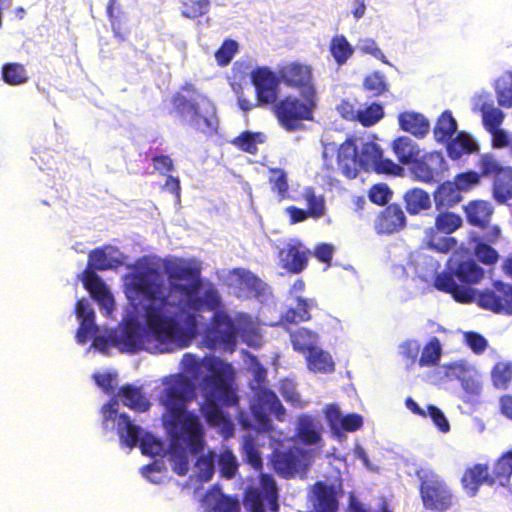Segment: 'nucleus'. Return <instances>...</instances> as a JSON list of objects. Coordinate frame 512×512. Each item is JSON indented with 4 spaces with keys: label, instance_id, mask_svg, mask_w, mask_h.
<instances>
[{
    "label": "nucleus",
    "instance_id": "17",
    "mask_svg": "<svg viewBox=\"0 0 512 512\" xmlns=\"http://www.w3.org/2000/svg\"><path fill=\"white\" fill-rule=\"evenodd\" d=\"M446 161L441 152L432 151L418 156L412 163L410 171L420 182L434 183L443 178L447 171Z\"/></svg>",
    "mask_w": 512,
    "mask_h": 512
},
{
    "label": "nucleus",
    "instance_id": "6",
    "mask_svg": "<svg viewBox=\"0 0 512 512\" xmlns=\"http://www.w3.org/2000/svg\"><path fill=\"white\" fill-rule=\"evenodd\" d=\"M485 272L474 259L456 260L451 257L446 270L434 279L437 290L450 294L459 303H470L476 299L479 290L471 286L484 278Z\"/></svg>",
    "mask_w": 512,
    "mask_h": 512
},
{
    "label": "nucleus",
    "instance_id": "20",
    "mask_svg": "<svg viewBox=\"0 0 512 512\" xmlns=\"http://www.w3.org/2000/svg\"><path fill=\"white\" fill-rule=\"evenodd\" d=\"M302 451L296 447L286 450H274L271 456V464L275 472L283 477H293L299 470Z\"/></svg>",
    "mask_w": 512,
    "mask_h": 512
},
{
    "label": "nucleus",
    "instance_id": "61",
    "mask_svg": "<svg viewBox=\"0 0 512 512\" xmlns=\"http://www.w3.org/2000/svg\"><path fill=\"white\" fill-rule=\"evenodd\" d=\"M138 444L140 445L141 451L144 455L156 456L162 451L161 441L148 432L141 436Z\"/></svg>",
    "mask_w": 512,
    "mask_h": 512
},
{
    "label": "nucleus",
    "instance_id": "64",
    "mask_svg": "<svg viewBox=\"0 0 512 512\" xmlns=\"http://www.w3.org/2000/svg\"><path fill=\"white\" fill-rule=\"evenodd\" d=\"M75 313L80 323L95 324V313L90 307L87 299L77 300L75 304Z\"/></svg>",
    "mask_w": 512,
    "mask_h": 512
},
{
    "label": "nucleus",
    "instance_id": "37",
    "mask_svg": "<svg viewBox=\"0 0 512 512\" xmlns=\"http://www.w3.org/2000/svg\"><path fill=\"white\" fill-rule=\"evenodd\" d=\"M492 485L505 486L512 476V450L503 453L494 463L492 472L489 471Z\"/></svg>",
    "mask_w": 512,
    "mask_h": 512
},
{
    "label": "nucleus",
    "instance_id": "8",
    "mask_svg": "<svg viewBox=\"0 0 512 512\" xmlns=\"http://www.w3.org/2000/svg\"><path fill=\"white\" fill-rule=\"evenodd\" d=\"M415 474L419 481L418 491L424 509L446 512L454 506V492L441 475L428 468H419Z\"/></svg>",
    "mask_w": 512,
    "mask_h": 512
},
{
    "label": "nucleus",
    "instance_id": "58",
    "mask_svg": "<svg viewBox=\"0 0 512 512\" xmlns=\"http://www.w3.org/2000/svg\"><path fill=\"white\" fill-rule=\"evenodd\" d=\"M477 166L480 170L479 175H481V177H494L504 167L497 161L494 155L490 153L480 155Z\"/></svg>",
    "mask_w": 512,
    "mask_h": 512
},
{
    "label": "nucleus",
    "instance_id": "27",
    "mask_svg": "<svg viewBox=\"0 0 512 512\" xmlns=\"http://www.w3.org/2000/svg\"><path fill=\"white\" fill-rule=\"evenodd\" d=\"M433 198L436 210L450 209L462 200V195L454 181H445L438 185Z\"/></svg>",
    "mask_w": 512,
    "mask_h": 512
},
{
    "label": "nucleus",
    "instance_id": "29",
    "mask_svg": "<svg viewBox=\"0 0 512 512\" xmlns=\"http://www.w3.org/2000/svg\"><path fill=\"white\" fill-rule=\"evenodd\" d=\"M404 207L409 215H419L431 208V198L422 188H412L403 195Z\"/></svg>",
    "mask_w": 512,
    "mask_h": 512
},
{
    "label": "nucleus",
    "instance_id": "62",
    "mask_svg": "<svg viewBox=\"0 0 512 512\" xmlns=\"http://www.w3.org/2000/svg\"><path fill=\"white\" fill-rule=\"evenodd\" d=\"M481 175L476 171H467L455 176L454 182L462 191H468L479 184Z\"/></svg>",
    "mask_w": 512,
    "mask_h": 512
},
{
    "label": "nucleus",
    "instance_id": "16",
    "mask_svg": "<svg viewBox=\"0 0 512 512\" xmlns=\"http://www.w3.org/2000/svg\"><path fill=\"white\" fill-rule=\"evenodd\" d=\"M251 410L255 420L263 426L269 424V415H274L279 421H282L285 416V408L277 395L266 387H258L255 390Z\"/></svg>",
    "mask_w": 512,
    "mask_h": 512
},
{
    "label": "nucleus",
    "instance_id": "26",
    "mask_svg": "<svg viewBox=\"0 0 512 512\" xmlns=\"http://www.w3.org/2000/svg\"><path fill=\"white\" fill-rule=\"evenodd\" d=\"M398 124L401 130L417 138H424L430 129V123L424 115L414 111L401 112L398 115Z\"/></svg>",
    "mask_w": 512,
    "mask_h": 512
},
{
    "label": "nucleus",
    "instance_id": "46",
    "mask_svg": "<svg viewBox=\"0 0 512 512\" xmlns=\"http://www.w3.org/2000/svg\"><path fill=\"white\" fill-rule=\"evenodd\" d=\"M268 182L271 190L277 194L278 199L284 200L288 198L289 184L286 172L281 168L269 169Z\"/></svg>",
    "mask_w": 512,
    "mask_h": 512
},
{
    "label": "nucleus",
    "instance_id": "34",
    "mask_svg": "<svg viewBox=\"0 0 512 512\" xmlns=\"http://www.w3.org/2000/svg\"><path fill=\"white\" fill-rule=\"evenodd\" d=\"M117 432L121 441L130 448L135 447L142 436L141 427L134 424L125 413L118 415Z\"/></svg>",
    "mask_w": 512,
    "mask_h": 512
},
{
    "label": "nucleus",
    "instance_id": "47",
    "mask_svg": "<svg viewBox=\"0 0 512 512\" xmlns=\"http://www.w3.org/2000/svg\"><path fill=\"white\" fill-rule=\"evenodd\" d=\"M121 341L128 351L139 350L143 343V335L138 324L130 322L125 325L121 334Z\"/></svg>",
    "mask_w": 512,
    "mask_h": 512
},
{
    "label": "nucleus",
    "instance_id": "40",
    "mask_svg": "<svg viewBox=\"0 0 512 512\" xmlns=\"http://www.w3.org/2000/svg\"><path fill=\"white\" fill-rule=\"evenodd\" d=\"M266 141V136L262 132L244 131L231 140V144L238 150L251 155L258 153V144Z\"/></svg>",
    "mask_w": 512,
    "mask_h": 512
},
{
    "label": "nucleus",
    "instance_id": "56",
    "mask_svg": "<svg viewBox=\"0 0 512 512\" xmlns=\"http://www.w3.org/2000/svg\"><path fill=\"white\" fill-rule=\"evenodd\" d=\"M238 51V43L232 39H226L215 52V59L219 66H227Z\"/></svg>",
    "mask_w": 512,
    "mask_h": 512
},
{
    "label": "nucleus",
    "instance_id": "7",
    "mask_svg": "<svg viewBox=\"0 0 512 512\" xmlns=\"http://www.w3.org/2000/svg\"><path fill=\"white\" fill-rule=\"evenodd\" d=\"M114 251L111 246L97 247L89 252L87 268L83 272L82 282L90 296L106 310L108 314L113 311L114 299L108 287L95 272L117 268L122 261L108 253Z\"/></svg>",
    "mask_w": 512,
    "mask_h": 512
},
{
    "label": "nucleus",
    "instance_id": "22",
    "mask_svg": "<svg viewBox=\"0 0 512 512\" xmlns=\"http://www.w3.org/2000/svg\"><path fill=\"white\" fill-rule=\"evenodd\" d=\"M489 477L488 464L477 463L464 470L460 482L466 493L470 497H474L477 495L481 485L493 486Z\"/></svg>",
    "mask_w": 512,
    "mask_h": 512
},
{
    "label": "nucleus",
    "instance_id": "25",
    "mask_svg": "<svg viewBox=\"0 0 512 512\" xmlns=\"http://www.w3.org/2000/svg\"><path fill=\"white\" fill-rule=\"evenodd\" d=\"M209 512H240V502L236 496L225 495L219 488L209 490L204 498Z\"/></svg>",
    "mask_w": 512,
    "mask_h": 512
},
{
    "label": "nucleus",
    "instance_id": "21",
    "mask_svg": "<svg viewBox=\"0 0 512 512\" xmlns=\"http://www.w3.org/2000/svg\"><path fill=\"white\" fill-rule=\"evenodd\" d=\"M230 286L238 290V296H259L263 282L254 273L244 268H234L229 272Z\"/></svg>",
    "mask_w": 512,
    "mask_h": 512
},
{
    "label": "nucleus",
    "instance_id": "51",
    "mask_svg": "<svg viewBox=\"0 0 512 512\" xmlns=\"http://www.w3.org/2000/svg\"><path fill=\"white\" fill-rule=\"evenodd\" d=\"M363 88L368 91L372 97H379L389 90V85L385 76L380 71H374L365 76Z\"/></svg>",
    "mask_w": 512,
    "mask_h": 512
},
{
    "label": "nucleus",
    "instance_id": "14",
    "mask_svg": "<svg viewBox=\"0 0 512 512\" xmlns=\"http://www.w3.org/2000/svg\"><path fill=\"white\" fill-rule=\"evenodd\" d=\"M476 302L479 307L502 315H512V284L495 280L491 286L478 291Z\"/></svg>",
    "mask_w": 512,
    "mask_h": 512
},
{
    "label": "nucleus",
    "instance_id": "57",
    "mask_svg": "<svg viewBox=\"0 0 512 512\" xmlns=\"http://www.w3.org/2000/svg\"><path fill=\"white\" fill-rule=\"evenodd\" d=\"M496 98L499 106L512 107V72H508L503 78L502 84L496 88Z\"/></svg>",
    "mask_w": 512,
    "mask_h": 512
},
{
    "label": "nucleus",
    "instance_id": "45",
    "mask_svg": "<svg viewBox=\"0 0 512 512\" xmlns=\"http://www.w3.org/2000/svg\"><path fill=\"white\" fill-rule=\"evenodd\" d=\"M3 81L10 86L25 84L28 79V73L25 66L17 62L5 63L1 69Z\"/></svg>",
    "mask_w": 512,
    "mask_h": 512
},
{
    "label": "nucleus",
    "instance_id": "39",
    "mask_svg": "<svg viewBox=\"0 0 512 512\" xmlns=\"http://www.w3.org/2000/svg\"><path fill=\"white\" fill-rule=\"evenodd\" d=\"M449 209L437 210L438 213L435 216L434 229L437 233L451 234L462 226V218L460 215L448 211Z\"/></svg>",
    "mask_w": 512,
    "mask_h": 512
},
{
    "label": "nucleus",
    "instance_id": "48",
    "mask_svg": "<svg viewBox=\"0 0 512 512\" xmlns=\"http://www.w3.org/2000/svg\"><path fill=\"white\" fill-rule=\"evenodd\" d=\"M434 229L428 228L426 231V247L438 252L446 254L455 248L457 241L454 237L437 238Z\"/></svg>",
    "mask_w": 512,
    "mask_h": 512
},
{
    "label": "nucleus",
    "instance_id": "11",
    "mask_svg": "<svg viewBox=\"0 0 512 512\" xmlns=\"http://www.w3.org/2000/svg\"><path fill=\"white\" fill-rule=\"evenodd\" d=\"M279 493L274 478L260 473L259 484L249 485L243 494L242 502L249 512H278Z\"/></svg>",
    "mask_w": 512,
    "mask_h": 512
},
{
    "label": "nucleus",
    "instance_id": "3",
    "mask_svg": "<svg viewBox=\"0 0 512 512\" xmlns=\"http://www.w3.org/2000/svg\"><path fill=\"white\" fill-rule=\"evenodd\" d=\"M181 364L182 369L194 379L201 373L202 362L193 354H184ZM203 365L208 374L200 383L203 395L200 412L209 426L228 425L231 428L230 420L223 408L239 405V397L233 386L234 370L231 364L215 356L205 358Z\"/></svg>",
    "mask_w": 512,
    "mask_h": 512
},
{
    "label": "nucleus",
    "instance_id": "63",
    "mask_svg": "<svg viewBox=\"0 0 512 512\" xmlns=\"http://www.w3.org/2000/svg\"><path fill=\"white\" fill-rule=\"evenodd\" d=\"M464 339L468 347L477 355L482 354L488 346L486 338L474 331L466 332Z\"/></svg>",
    "mask_w": 512,
    "mask_h": 512
},
{
    "label": "nucleus",
    "instance_id": "9",
    "mask_svg": "<svg viewBox=\"0 0 512 512\" xmlns=\"http://www.w3.org/2000/svg\"><path fill=\"white\" fill-rule=\"evenodd\" d=\"M166 427L171 436V447L175 449L184 447L191 454L203 451L205 440L202 424L195 414L191 412H179L168 416Z\"/></svg>",
    "mask_w": 512,
    "mask_h": 512
},
{
    "label": "nucleus",
    "instance_id": "42",
    "mask_svg": "<svg viewBox=\"0 0 512 512\" xmlns=\"http://www.w3.org/2000/svg\"><path fill=\"white\" fill-rule=\"evenodd\" d=\"M317 338V333L305 327H300L290 332V341L293 349L303 354L316 346Z\"/></svg>",
    "mask_w": 512,
    "mask_h": 512
},
{
    "label": "nucleus",
    "instance_id": "50",
    "mask_svg": "<svg viewBox=\"0 0 512 512\" xmlns=\"http://www.w3.org/2000/svg\"><path fill=\"white\" fill-rule=\"evenodd\" d=\"M491 379L497 389H507L512 380V363L497 362L491 370Z\"/></svg>",
    "mask_w": 512,
    "mask_h": 512
},
{
    "label": "nucleus",
    "instance_id": "18",
    "mask_svg": "<svg viewBox=\"0 0 512 512\" xmlns=\"http://www.w3.org/2000/svg\"><path fill=\"white\" fill-rule=\"evenodd\" d=\"M310 249L299 240L287 243L278 253L281 267L292 274H299L308 266Z\"/></svg>",
    "mask_w": 512,
    "mask_h": 512
},
{
    "label": "nucleus",
    "instance_id": "49",
    "mask_svg": "<svg viewBox=\"0 0 512 512\" xmlns=\"http://www.w3.org/2000/svg\"><path fill=\"white\" fill-rule=\"evenodd\" d=\"M384 117V109L381 104L373 102L364 109L357 111L355 119L364 127H370L378 123Z\"/></svg>",
    "mask_w": 512,
    "mask_h": 512
},
{
    "label": "nucleus",
    "instance_id": "38",
    "mask_svg": "<svg viewBox=\"0 0 512 512\" xmlns=\"http://www.w3.org/2000/svg\"><path fill=\"white\" fill-rule=\"evenodd\" d=\"M457 130V122L448 110L441 113L433 128L434 138L439 143L448 142Z\"/></svg>",
    "mask_w": 512,
    "mask_h": 512
},
{
    "label": "nucleus",
    "instance_id": "43",
    "mask_svg": "<svg viewBox=\"0 0 512 512\" xmlns=\"http://www.w3.org/2000/svg\"><path fill=\"white\" fill-rule=\"evenodd\" d=\"M302 198L306 203L310 218L319 219L326 214L325 198L323 195L316 194L314 187H305L302 192Z\"/></svg>",
    "mask_w": 512,
    "mask_h": 512
},
{
    "label": "nucleus",
    "instance_id": "2",
    "mask_svg": "<svg viewBox=\"0 0 512 512\" xmlns=\"http://www.w3.org/2000/svg\"><path fill=\"white\" fill-rule=\"evenodd\" d=\"M171 289L186 297V309L199 315L201 311H211L213 315L205 328V339L211 346L220 345L234 350L239 333L234 319L223 307L221 294L216 285L201 278V268L184 260L170 261L164 266ZM200 322H198L199 324Z\"/></svg>",
    "mask_w": 512,
    "mask_h": 512
},
{
    "label": "nucleus",
    "instance_id": "24",
    "mask_svg": "<svg viewBox=\"0 0 512 512\" xmlns=\"http://www.w3.org/2000/svg\"><path fill=\"white\" fill-rule=\"evenodd\" d=\"M467 222L480 229L488 228L494 212L493 206L484 200H472L464 207Z\"/></svg>",
    "mask_w": 512,
    "mask_h": 512
},
{
    "label": "nucleus",
    "instance_id": "59",
    "mask_svg": "<svg viewBox=\"0 0 512 512\" xmlns=\"http://www.w3.org/2000/svg\"><path fill=\"white\" fill-rule=\"evenodd\" d=\"M221 475L227 479H232L237 472L238 464L235 456L229 450L223 451L218 458Z\"/></svg>",
    "mask_w": 512,
    "mask_h": 512
},
{
    "label": "nucleus",
    "instance_id": "31",
    "mask_svg": "<svg viewBox=\"0 0 512 512\" xmlns=\"http://www.w3.org/2000/svg\"><path fill=\"white\" fill-rule=\"evenodd\" d=\"M296 435L303 444L315 445L321 440V425L309 415H300Z\"/></svg>",
    "mask_w": 512,
    "mask_h": 512
},
{
    "label": "nucleus",
    "instance_id": "44",
    "mask_svg": "<svg viewBox=\"0 0 512 512\" xmlns=\"http://www.w3.org/2000/svg\"><path fill=\"white\" fill-rule=\"evenodd\" d=\"M442 356V346L440 340L437 337H432L424 345L421 355L418 359V365L420 367H435L440 363Z\"/></svg>",
    "mask_w": 512,
    "mask_h": 512
},
{
    "label": "nucleus",
    "instance_id": "28",
    "mask_svg": "<svg viewBox=\"0 0 512 512\" xmlns=\"http://www.w3.org/2000/svg\"><path fill=\"white\" fill-rule=\"evenodd\" d=\"M306 364L310 371L314 373H332L335 370V363L329 352L315 346L308 352H305Z\"/></svg>",
    "mask_w": 512,
    "mask_h": 512
},
{
    "label": "nucleus",
    "instance_id": "13",
    "mask_svg": "<svg viewBox=\"0 0 512 512\" xmlns=\"http://www.w3.org/2000/svg\"><path fill=\"white\" fill-rule=\"evenodd\" d=\"M277 75L286 87L297 90L308 98L316 96L311 65L299 61L287 62L279 66Z\"/></svg>",
    "mask_w": 512,
    "mask_h": 512
},
{
    "label": "nucleus",
    "instance_id": "15",
    "mask_svg": "<svg viewBox=\"0 0 512 512\" xmlns=\"http://www.w3.org/2000/svg\"><path fill=\"white\" fill-rule=\"evenodd\" d=\"M251 82L256 95L254 106H274L278 99L279 84L281 83L277 73L267 66L256 67L251 72Z\"/></svg>",
    "mask_w": 512,
    "mask_h": 512
},
{
    "label": "nucleus",
    "instance_id": "52",
    "mask_svg": "<svg viewBox=\"0 0 512 512\" xmlns=\"http://www.w3.org/2000/svg\"><path fill=\"white\" fill-rule=\"evenodd\" d=\"M216 454L209 451L207 454L199 456L195 463L196 477L200 482H208L214 475Z\"/></svg>",
    "mask_w": 512,
    "mask_h": 512
},
{
    "label": "nucleus",
    "instance_id": "35",
    "mask_svg": "<svg viewBox=\"0 0 512 512\" xmlns=\"http://www.w3.org/2000/svg\"><path fill=\"white\" fill-rule=\"evenodd\" d=\"M316 496L315 508L317 512H336L338 509V500L332 486L324 482H316L314 485Z\"/></svg>",
    "mask_w": 512,
    "mask_h": 512
},
{
    "label": "nucleus",
    "instance_id": "32",
    "mask_svg": "<svg viewBox=\"0 0 512 512\" xmlns=\"http://www.w3.org/2000/svg\"><path fill=\"white\" fill-rule=\"evenodd\" d=\"M493 178L494 199L506 203L512 198V167L504 166Z\"/></svg>",
    "mask_w": 512,
    "mask_h": 512
},
{
    "label": "nucleus",
    "instance_id": "23",
    "mask_svg": "<svg viewBox=\"0 0 512 512\" xmlns=\"http://www.w3.org/2000/svg\"><path fill=\"white\" fill-rule=\"evenodd\" d=\"M317 307L315 299H307L298 296L296 298V307L287 308L280 316L279 323L286 327L292 324L308 322L312 319L310 310Z\"/></svg>",
    "mask_w": 512,
    "mask_h": 512
},
{
    "label": "nucleus",
    "instance_id": "5",
    "mask_svg": "<svg viewBox=\"0 0 512 512\" xmlns=\"http://www.w3.org/2000/svg\"><path fill=\"white\" fill-rule=\"evenodd\" d=\"M168 115L181 123L189 122L197 131L212 134L218 121L213 102L192 82H185L170 98Z\"/></svg>",
    "mask_w": 512,
    "mask_h": 512
},
{
    "label": "nucleus",
    "instance_id": "41",
    "mask_svg": "<svg viewBox=\"0 0 512 512\" xmlns=\"http://www.w3.org/2000/svg\"><path fill=\"white\" fill-rule=\"evenodd\" d=\"M329 51L337 65H344L353 55L354 48L343 34L332 37Z\"/></svg>",
    "mask_w": 512,
    "mask_h": 512
},
{
    "label": "nucleus",
    "instance_id": "36",
    "mask_svg": "<svg viewBox=\"0 0 512 512\" xmlns=\"http://www.w3.org/2000/svg\"><path fill=\"white\" fill-rule=\"evenodd\" d=\"M122 403L138 412H145L150 408V402L142 394L140 387H134L130 384L123 385L118 392Z\"/></svg>",
    "mask_w": 512,
    "mask_h": 512
},
{
    "label": "nucleus",
    "instance_id": "4",
    "mask_svg": "<svg viewBox=\"0 0 512 512\" xmlns=\"http://www.w3.org/2000/svg\"><path fill=\"white\" fill-rule=\"evenodd\" d=\"M337 165L342 175L355 179L361 171H374L378 174L400 175L402 167L393 160L383 158V151L372 141L357 145V138L349 136L337 148Z\"/></svg>",
    "mask_w": 512,
    "mask_h": 512
},
{
    "label": "nucleus",
    "instance_id": "30",
    "mask_svg": "<svg viewBox=\"0 0 512 512\" xmlns=\"http://www.w3.org/2000/svg\"><path fill=\"white\" fill-rule=\"evenodd\" d=\"M445 144L447 155L452 160H458L465 154H472L479 150L477 143L462 131Z\"/></svg>",
    "mask_w": 512,
    "mask_h": 512
},
{
    "label": "nucleus",
    "instance_id": "1",
    "mask_svg": "<svg viewBox=\"0 0 512 512\" xmlns=\"http://www.w3.org/2000/svg\"><path fill=\"white\" fill-rule=\"evenodd\" d=\"M129 297L145 300L144 323L162 353L188 347L198 335L199 315L184 304L170 301L164 280L155 268L131 273L126 284Z\"/></svg>",
    "mask_w": 512,
    "mask_h": 512
},
{
    "label": "nucleus",
    "instance_id": "60",
    "mask_svg": "<svg viewBox=\"0 0 512 512\" xmlns=\"http://www.w3.org/2000/svg\"><path fill=\"white\" fill-rule=\"evenodd\" d=\"M391 196L392 191L385 183L374 184L368 191L369 200L380 206L386 205Z\"/></svg>",
    "mask_w": 512,
    "mask_h": 512
},
{
    "label": "nucleus",
    "instance_id": "10",
    "mask_svg": "<svg viewBox=\"0 0 512 512\" xmlns=\"http://www.w3.org/2000/svg\"><path fill=\"white\" fill-rule=\"evenodd\" d=\"M301 96L302 100L296 96H285L272 107L278 123L288 132L301 129L304 121L313 119L316 96L309 98L307 95Z\"/></svg>",
    "mask_w": 512,
    "mask_h": 512
},
{
    "label": "nucleus",
    "instance_id": "12",
    "mask_svg": "<svg viewBox=\"0 0 512 512\" xmlns=\"http://www.w3.org/2000/svg\"><path fill=\"white\" fill-rule=\"evenodd\" d=\"M160 402L165 406L168 416L187 410V403L194 396V384L191 379L176 374L170 376L166 382Z\"/></svg>",
    "mask_w": 512,
    "mask_h": 512
},
{
    "label": "nucleus",
    "instance_id": "54",
    "mask_svg": "<svg viewBox=\"0 0 512 512\" xmlns=\"http://www.w3.org/2000/svg\"><path fill=\"white\" fill-rule=\"evenodd\" d=\"M210 0H183L181 13L189 19H196L209 12Z\"/></svg>",
    "mask_w": 512,
    "mask_h": 512
},
{
    "label": "nucleus",
    "instance_id": "55",
    "mask_svg": "<svg viewBox=\"0 0 512 512\" xmlns=\"http://www.w3.org/2000/svg\"><path fill=\"white\" fill-rule=\"evenodd\" d=\"M474 256L479 262L486 266L495 265L500 258L498 251L482 240L476 241Z\"/></svg>",
    "mask_w": 512,
    "mask_h": 512
},
{
    "label": "nucleus",
    "instance_id": "53",
    "mask_svg": "<svg viewBox=\"0 0 512 512\" xmlns=\"http://www.w3.org/2000/svg\"><path fill=\"white\" fill-rule=\"evenodd\" d=\"M480 110L483 125L487 131L501 126L505 115L499 108L494 107L493 103H483Z\"/></svg>",
    "mask_w": 512,
    "mask_h": 512
},
{
    "label": "nucleus",
    "instance_id": "19",
    "mask_svg": "<svg viewBox=\"0 0 512 512\" xmlns=\"http://www.w3.org/2000/svg\"><path fill=\"white\" fill-rule=\"evenodd\" d=\"M407 219L402 207L397 203L386 205L377 215L374 228L378 234L391 235L406 227Z\"/></svg>",
    "mask_w": 512,
    "mask_h": 512
},
{
    "label": "nucleus",
    "instance_id": "33",
    "mask_svg": "<svg viewBox=\"0 0 512 512\" xmlns=\"http://www.w3.org/2000/svg\"><path fill=\"white\" fill-rule=\"evenodd\" d=\"M392 150L402 165H412L420 155L419 146L407 136H400L394 139Z\"/></svg>",
    "mask_w": 512,
    "mask_h": 512
}]
</instances>
